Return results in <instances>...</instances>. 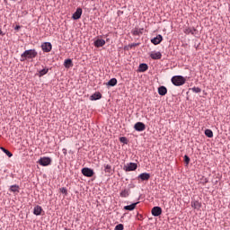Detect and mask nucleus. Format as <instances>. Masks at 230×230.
I'll use <instances>...</instances> for the list:
<instances>
[{
    "instance_id": "nucleus-1",
    "label": "nucleus",
    "mask_w": 230,
    "mask_h": 230,
    "mask_svg": "<svg viewBox=\"0 0 230 230\" xmlns=\"http://www.w3.org/2000/svg\"><path fill=\"white\" fill-rule=\"evenodd\" d=\"M38 52L35 49H30L29 50H25L22 54H21V61H26L27 59H34L37 58Z\"/></svg>"
},
{
    "instance_id": "nucleus-2",
    "label": "nucleus",
    "mask_w": 230,
    "mask_h": 230,
    "mask_svg": "<svg viewBox=\"0 0 230 230\" xmlns=\"http://www.w3.org/2000/svg\"><path fill=\"white\" fill-rule=\"evenodd\" d=\"M172 82L174 85H183V84L186 82V79H184L182 75H174V77L172 78Z\"/></svg>"
},
{
    "instance_id": "nucleus-3",
    "label": "nucleus",
    "mask_w": 230,
    "mask_h": 230,
    "mask_svg": "<svg viewBox=\"0 0 230 230\" xmlns=\"http://www.w3.org/2000/svg\"><path fill=\"white\" fill-rule=\"evenodd\" d=\"M82 173L86 177H93V175H94V172L93 168H89V167L82 168Z\"/></svg>"
},
{
    "instance_id": "nucleus-4",
    "label": "nucleus",
    "mask_w": 230,
    "mask_h": 230,
    "mask_svg": "<svg viewBox=\"0 0 230 230\" xmlns=\"http://www.w3.org/2000/svg\"><path fill=\"white\" fill-rule=\"evenodd\" d=\"M41 49L44 52H50L52 50V43L50 41H45L42 43Z\"/></svg>"
},
{
    "instance_id": "nucleus-5",
    "label": "nucleus",
    "mask_w": 230,
    "mask_h": 230,
    "mask_svg": "<svg viewBox=\"0 0 230 230\" xmlns=\"http://www.w3.org/2000/svg\"><path fill=\"white\" fill-rule=\"evenodd\" d=\"M51 158L49 157H43V158H40L39 160V164H41V166H49V164H51Z\"/></svg>"
},
{
    "instance_id": "nucleus-6",
    "label": "nucleus",
    "mask_w": 230,
    "mask_h": 230,
    "mask_svg": "<svg viewBox=\"0 0 230 230\" xmlns=\"http://www.w3.org/2000/svg\"><path fill=\"white\" fill-rule=\"evenodd\" d=\"M150 177H151L150 173H148L147 172H144L143 173H140L137 176V179L140 181H149Z\"/></svg>"
},
{
    "instance_id": "nucleus-7",
    "label": "nucleus",
    "mask_w": 230,
    "mask_h": 230,
    "mask_svg": "<svg viewBox=\"0 0 230 230\" xmlns=\"http://www.w3.org/2000/svg\"><path fill=\"white\" fill-rule=\"evenodd\" d=\"M135 129H137V131H144V129H146V124H144V122H136L134 125Z\"/></svg>"
},
{
    "instance_id": "nucleus-8",
    "label": "nucleus",
    "mask_w": 230,
    "mask_h": 230,
    "mask_svg": "<svg viewBox=\"0 0 230 230\" xmlns=\"http://www.w3.org/2000/svg\"><path fill=\"white\" fill-rule=\"evenodd\" d=\"M151 212L153 216H161L163 208L162 207H153Z\"/></svg>"
},
{
    "instance_id": "nucleus-9",
    "label": "nucleus",
    "mask_w": 230,
    "mask_h": 230,
    "mask_svg": "<svg viewBox=\"0 0 230 230\" xmlns=\"http://www.w3.org/2000/svg\"><path fill=\"white\" fill-rule=\"evenodd\" d=\"M151 41L154 43V45H158L161 43V41H163L162 34H157L155 38H152Z\"/></svg>"
},
{
    "instance_id": "nucleus-10",
    "label": "nucleus",
    "mask_w": 230,
    "mask_h": 230,
    "mask_svg": "<svg viewBox=\"0 0 230 230\" xmlns=\"http://www.w3.org/2000/svg\"><path fill=\"white\" fill-rule=\"evenodd\" d=\"M82 13H83L82 8H77L76 11L75 12V13L73 14V19L75 21H77L78 19H80L82 17Z\"/></svg>"
},
{
    "instance_id": "nucleus-11",
    "label": "nucleus",
    "mask_w": 230,
    "mask_h": 230,
    "mask_svg": "<svg viewBox=\"0 0 230 230\" xmlns=\"http://www.w3.org/2000/svg\"><path fill=\"white\" fill-rule=\"evenodd\" d=\"M137 164H128V165L124 166V170H126V172H131L133 170H137Z\"/></svg>"
},
{
    "instance_id": "nucleus-12",
    "label": "nucleus",
    "mask_w": 230,
    "mask_h": 230,
    "mask_svg": "<svg viewBox=\"0 0 230 230\" xmlns=\"http://www.w3.org/2000/svg\"><path fill=\"white\" fill-rule=\"evenodd\" d=\"M168 93V89L167 87H165V85H161L160 87H158V94H160L161 96H164L165 94H167Z\"/></svg>"
},
{
    "instance_id": "nucleus-13",
    "label": "nucleus",
    "mask_w": 230,
    "mask_h": 230,
    "mask_svg": "<svg viewBox=\"0 0 230 230\" xmlns=\"http://www.w3.org/2000/svg\"><path fill=\"white\" fill-rule=\"evenodd\" d=\"M106 41L103 39L98 38V40H95L94 46L95 47H103L105 45Z\"/></svg>"
},
{
    "instance_id": "nucleus-14",
    "label": "nucleus",
    "mask_w": 230,
    "mask_h": 230,
    "mask_svg": "<svg viewBox=\"0 0 230 230\" xmlns=\"http://www.w3.org/2000/svg\"><path fill=\"white\" fill-rule=\"evenodd\" d=\"M150 58L152 59H161L162 53L161 52H155V51L150 52Z\"/></svg>"
},
{
    "instance_id": "nucleus-15",
    "label": "nucleus",
    "mask_w": 230,
    "mask_h": 230,
    "mask_svg": "<svg viewBox=\"0 0 230 230\" xmlns=\"http://www.w3.org/2000/svg\"><path fill=\"white\" fill-rule=\"evenodd\" d=\"M137 204H139V202H136L135 204H131L130 206H125L124 209H125V211H134V209H136Z\"/></svg>"
},
{
    "instance_id": "nucleus-16",
    "label": "nucleus",
    "mask_w": 230,
    "mask_h": 230,
    "mask_svg": "<svg viewBox=\"0 0 230 230\" xmlns=\"http://www.w3.org/2000/svg\"><path fill=\"white\" fill-rule=\"evenodd\" d=\"M119 195H120V197H122V198L129 197V195H130V190H127V189L122 190L120 191Z\"/></svg>"
},
{
    "instance_id": "nucleus-17",
    "label": "nucleus",
    "mask_w": 230,
    "mask_h": 230,
    "mask_svg": "<svg viewBox=\"0 0 230 230\" xmlns=\"http://www.w3.org/2000/svg\"><path fill=\"white\" fill-rule=\"evenodd\" d=\"M64 66L65 68H70L71 66H74L72 59H65Z\"/></svg>"
},
{
    "instance_id": "nucleus-18",
    "label": "nucleus",
    "mask_w": 230,
    "mask_h": 230,
    "mask_svg": "<svg viewBox=\"0 0 230 230\" xmlns=\"http://www.w3.org/2000/svg\"><path fill=\"white\" fill-rule=\"evenodd\" d=\"M138 70L139 72H146V70H148V65H146V63H141V65H139Z\"/></svg>"
},
{
    "instance_id": "nucleus-19",
    "label": "nucleus",
    "mask_w": 230,
    "mask_h": 230,
    "mask_svg": "<svg viewBox=\"0 0 230 230\" xmlns=\"http://www.w3.org/2000/svg\"><path fill=\"white\" fill-rule=\"evenodd\" d=\"M102 98V93H94L93 94H92V96H90V100L93 101V100H100Z\"/></svg>"
},
{
    "instance_id": "nucleus-20",
    "label": "nucleus",
    "mask_w": 230,
    "mask_h": 230,
    "mask_svg": "<svg viewBox=\"0 0 230 230\" xmlns=\"http://www.w3.org/2000/svg\"><path fill=\"white\" fill-rule=\"evenodd\" d=\"M202 204L200 202H199L198 200H194V202H191V207L194 209H200Z\"/></svg>"
},
{
    "instance_id": "nucleus-21",
    "label": "nucleus",
    "mask_w": 230,
    "mask_h": 230,
    "mask_svg": "<svg viewBox=\"0 0 230 230\" xmlns=\"http://www.w3.org/2000/svg\"><path fill=\"white\" fill-rule=\"evenodd\" d=\"M41 212H42V207L40 206L34 207L33 213L36 214V216H40Z\"/></svg>"
},
{
    "instance_id": "nucleus-22",
    "label": "nucleus",
    "mask_w": 230,
    "mask_h": 230,
    "mask_svg": "<svg viewBox=\"0 0 230 230\" xmlns=\"http://www.w3.org/2000/svg\"><path fill=\"white\" fill-rule=\"evenodd\" d=\"M10 191H13V193H19L20 186H18L17 184H13V186H11Z\"/></svg>"
},
{
    "instance_id": "nucleus-23",
    "label": "nucleus",
    "mask_w": 230,
    "mask_h": 230,
    "mask_svg": "<svg viewBox=\"0 0 230 230\" xmlns=\"http://www.w3.org/2000/svg\"><path fill=\"white\" fill-rule=\"evenodd\" d=\"M205 135H207V137H208L209 138L213 137L214 133L212 129H205Z\"/></svg>"
},
{
    "instance_id": "nucleus-24",
    "label": "nucleus",
    "mask_w": 230,
    "mask_h": 230,
    "mask_svg": "<svg viewBox=\"0 0 230 230\" xmlns=\"http://www.w3.org/2000/svg\"><path fill=\"white\" fill-rule=\"evenodd\" d=\"M118 84V80L117 79H110L109 82H107V85H111L114 86Z\"/></svg>"
},
{
    "instance_id": "nucleus-25",
    "label": "nucleus",
    "mask_w": 230,
    "mask_h": 230,
    "mask_svg": "<svg viewBox=\"0 0 230 230\" xmlns=\"http://www.w3.org/2000/svg\"><path fill=\"white\" fill-rule=\"evenodd\" d=\"M104 172L106 173H111L112 172V166L111 165H104Z\"/></svg>"
},
{
    "instance_id": "nucleus-26",
    "label": "nucleus",
    "mask_w": 230,
    "mask_h": 230,
    "mask_svg": "<svg viewBox=\"0 0 230 230\" xmlns=\"http://www.w3.org/2000/svg\"><path fill=\"white\" fill-rule=\"evenodd\" d=\"M48 73H49V68H43L39 72V75L43 76V75H46Z\"/></svg>"
},
{
    "instance_id": "nucleus-27",
    "label": "nucleus",
    "mask_w": 230,
    "mask_h": 230,
    "mask_svg": "<svg viewBox=\"0 0 230 230\" xmlns=\"http://www.w3.org/2000/svg\"><path fill=\"white\" fill-rule=\"evenodd\" d=\"M125 226L122 223H119L115 226V230H124Z\"/></svg>"
},
{
    "instance_id": "nucleus-28",
    "label": "nucleus",
    "mask_w": 230,
    "mask_h": 230,
    "mask_svg": "<svg viewBox=\"0 0 230 230\" xmlns=\"http://www.w3.org/2000/svg\"><path fill=\"white\" fill-rule=\"evenodd\" d=\"M191 91L193 93H201V88L194 86V87L191 88Z\"/></svg>"
},
{
    "instance_id": "nucleus-29",
    "label": "nucleus",
    "mask_w": 230,
    "mask_h": 230,
    "mask_svg": "<svg viewBox=\"0 0 230 230\" xmlns=\"http://www.w3.org/2000/svg\"><path fill=\"white\" fill-rule=\"evenodd\" d=\"M133 35H142V30H134Z\"/></svg>"
},
{
    "instance_id": "nucleus-30",
    "label": "nucleus",
    "mask_w": 230,
    "mask_h": 230,
    "mask_svg": "<svg viewBox=\"0 0 230 230\" xmlns=\"http://www.w3.org/2000/svg\"><path fill=\"white\" fill-rule=\"evenodd\" d=\"M119 140H120V142H124L125 144L128 143V138H127V137H120Z\"/></svg>"
},
{
    "instance_id": "nucleus-31",
    "label": "nucleus",
    "mask_w": 230,
    "mask_h": 230,
    "mask_svg": "<svg viewBox=\"0 0 230 230\" xmlns=\"http://www.w3.org/2000/svg\"><path fill=\"white\" fill-rule=\"evenodd\" d=\"M5 155H7V156H9V158H12V156H13V153L8 151V149H5Z\"/></svg>"
},
{
    "instance_id": "nucleus-32",
    "label": "nucleus",
    "mask_w": 230,
    "mask_h": 230,
    "mask_svg": "<svg viewBox=\"0 0 230 230\" xmlns=\"http://www.w3.org/2000/svg\"><path fill=\"white\" fill-rule=\"evenodd\" d=\"M184 162L186 163V164H189V163L190 162V158H189L187 155L184 156Z\"/></svg>"
},
{
    "instance_id": "nucleus-33",
    "label": "nucleus",
    "mask_w": 230,
    "mask_h": 230,
    "mask_svg": "<svg viewBox=\"0 0 230 230\" xmlns=\"http://www.w3.org/2000/svg\"><path fill=\"white\" fill-rule=\"evenodd\" d=\"M184 33H186V35H190V33H193V31L191 29H188L184 31Z\"/></svg>"
},
{
    "instance_id": "nucleus-34",
    "label": "nucleus",
    "mask_w": 230,
    "mask_h": 230,
    "mask_svg": "<svg viewBox=\"0 0 230 230\" xmlns=\"http://www.w3.org/2000/svg\"><path fill=\"white\" fill-rule=\"evenodd\" d=\"M61 193H64L65 195H67V190L66 188H60Z\"/></svg>"
},
{
    "instance_id": "nucleus-35",
    "label": "nucleus",
    "mask_w": 230,
    "mask_h": 230,
    "mask_svg": "<svg viewBox=\"0 0 230 230\" xmlns=\"http://www.w3.org/2000/svg\"><path fill=\"white\" fill-rule=\"evenodd\" d=\"M17 31H19V30H21V26H15L14 28Z\"/></svg>"
},
{
    "instance_id": "nucleus-36",
    "label": "nucleus",
    "mask_w": 230,
    "mask_h": 230,
    "mask_svg": "<svg viewBox=\"0 0 230 230\" xmlns=\"http://www.w3.org/2000/svg\"><path fill=\"white\" fill-rule=\"evenodd\" d=\"M0 35L4 36V32H3L2 30H0Z\"/></svg>"
},
{
    "instance_id": "nucleus-37",
    "label": "nucleus",
    "mask_w": 230,
    "mask_h": 230,
    "mask_svg": "<svg viewBox=\"0 0 230 230\" xmlns=\"http://www.w3.org/2000/svg\"><path fill=\"white\" fill-rule=\"evenodd\" d=\"M1 149H2V151H3L4 153H5V151H6L5 147H1Z\"/></svg>"
},
{
    "instance_id": "nucleus-38",
    "label": "nucleus",
    "mask_w": 230,
    "mask_h": 230,
    "mask_svg": "<svg viewBox=\"0 0 230 230\" xmlns=\"http://www.w3.org/2000/svg\"><path fill=\"white\" fill-rule=\"evenodd\" d=\"M11 1H18V0H11Z\"/></svg>"
}]
</instances>
